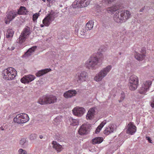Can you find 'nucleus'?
Wrapping results in <instances>:
<instances>
[{
	"label": "nucleus",
	"instance_id": "22",
	"mask_svg": "<svg viewBox=\"0 0 154 154\" xmlns=\"http://www.w3.org/2000/svg\"><path fill=\"white\" fill-rule=\"evenodd\" d=\"M114 125L113 124L110 125L107 127L104 131V134L108 135L113 132L114 130Z\"/></svg>",
	"mask_w": 154,
	"mask_h": 154
},
{
	"label": "nucleus",
	"instance_id": "31",
	"mask_svg": "<svg viewBox=\"0 0 154 154\" xmlns=\"http://www.w3.org/2000/svg\"><path fill=\"white\" fill-rule=\"evenodd\" d=\"M27 38V37L24 35H22L21 33L20 35L17 40V42L20 44H22L26 40Z\"/></svg>",
	"mask_w": 154,
	"mask_h": 154
},
{
	"label": "nucleus",
	"instance_id": "49",
	"mask_svg": "<svg viewBox=\"0 0 154 154\" xmlns=\"http://www.w3.org/2000/svg\"><path fill=\"white\" fill-rule=\"evenodd\" d=\"M40 26H41V27H42L44 26V25H43V24H41V25Z\"/></svg>",
	"mask_w": 154,
	"mask_h": 154
},
{
	"label": "nucleus",
	"instance_id": "38",
	"mask_svg": "<svg viewBox=\"0 0 154 154\" xmlns=\"http://www.w3.org/2000/svg\"><path fill=\"white\" fill-rule=\"evenodd\" d=\"M125 95L124 93L122 92L121 94L120 99L119 100V102H121L125 98Z\"/></svg>",
	"mask_w": 154,
	"mask_h": 154
},
{
	"label": "nucleus",
	"instance_id": "46",
	"mask_svg": "<svg viewBox=\"0 0 154 154\" xmlns=\"http://www.w3.org/2000/svg\"><path fill=\"white\" fill-rule=\"evenodd\" d=\"M48 2H51L52 3L55 0H47Z\"/></svg>",
	"mask_w": 154,
	"mask_h": 154
},
{
	"label": "nucleus",
	"instance_id": "33",
	"mask_svg": "<svg viewBox=\"0 0 154 154\" xmlns=\"http://www.w3.org/2000/svg\"><path fill=\"white\" fill-rule=\"evenodd\" d=\"M94 22L92 20L89 21L86 24V26L89 30L91 29L93 27Z\"/></svg>",
	"mask_w": 154,
	"mask_h": 154
},
{
	"label": "nucleus",
	"instance_id": "16",
	"mask_svg": "<svg viewBox=\"0 0 154 154\" xmlns=\"http://www.w3.org/2000/svg\"><path fill=\"white\" fill-rule=\"evenodd\" d=\"M128 129L126 131L127 134H133L136 131V127L134 125L133 123L130 122L127 126Z\"/></svg>",
	"mask_w": 154,
	"mask_h": 154
},
{
	"label": "nucleus",
	"instance_id": "36",
	"mask_svg": "<svg viewBox=\"0 0 154 154\" xmlns=\"http://www.w3.org/2000/svg\"><path fill=\"white\" fill-rule=\"evenodd\" d=\"M27 142L25 138L22 139L20 141V144L21 145H24V144L27 143Z\"/></svg>",
	"mask_w": 154,
	"mask_h": 154
},
{
	"label": "nucleus",
	"instance_id": "43",
	"mask_svg": "<svg viewBox=\"0 0 154 154\" xmlns=\"http://www.w3.org/2000/svg\"><path fill=\"white\" fill-rule=\"evenodd\" d=\"M145 51V49L144 48H143L141 49V50L140 51V52L142 53L143 54Z\"/></svg>",
	"mask_w": 154,
	"mask_h": 154
},
{
	"label": "nucleus",
	"instance_id": "42",
	"mask_svg": "<svg viewBox=\"0 0 154 154\" xmlns=\"http://www.w3.org/2000/svg\"><path fill=\"white\" fill-rule=\"evenodd\" d=\"M146 138L147 140H148V142L150 143H152V140H151L150 137H146Z\"/></svg>",
	"mask_w": 154,
	"mask_h": 154
},
{
	"label": "nucleus",
	"instance_id": "29",
	"mask_svg": "<svg viewBox=\"0 0 154 154\" xmlns=\"http://www.w3.org/2000/svg\"><path fill=\"white\" fill-rule=\"evenodd\" d=\"M14 33V31L11 29H8L6 33V37L8 38H10L12 37Z\"/></svg>",
	"mask_w": 154,
	"mask_h": 154
},
{
	"label": "nucleus",
	"instance_id": "45",
	"mask_svg": "<svg viewBox=\"0 0 154 154\" xmlns=\"http://www.w3.org/2000/svg\"><path fill=\"white\" fill-rule=\"evenodd\" d=\"M144 8H145V7H143L142 8H141L140 10V12H143V11L144 10Z\"/></svg>",
	"mask_w": 154,
	"mask_h": 154
},
{
	"label": "nucleus",
	"instance_id": "40",
	"mask_svg": "<svg viewBox=\"0 0 154 154\" xmlns=\"http://www.w3.org/2000/svg\"><path fill=\"white\" fill-rule=\"evenodd\" d=\"M36 137V135L35 134H32L29 136L30 139L31 140H35Z\"/></svg>",
	"mask_w": 154,
	"mask_h": 154
},
{
	"label": "nucleus",
	"instance_id": "48",
	"mask_svg": "<svg viewBox=\"0 0 154 154\" xmlns=\"http://www.w3.org/2000/svg\"><path fill=\"white\" fill-rule=\"evenodd\" d=\"M0 128L2 131H4V128H3L2 126L0 127Z\"/></svg>",
	"mask_w": 154,
	"mask_h": 154
},
{
	"label": "nucleus",
	"instance_id": "11",
	"mask_svg": "<svg viewBox=\"0 0 154 154\" xmlns=\"http://www.w3.org/2000/svg\"><path fill=\"white\" fill-rule=\"evenodd\" d=\"M17 15L18 13L17 12L13 10L7 12L6 17L5 19V23L6 24L9 23Z\"/></svg>",
	"mask_w": 154,
	"mask_h": 154
},
{
	"label": "nucleus",
	"instance_id": "2",
	"mask_svg": "<svg viewBox=\"0 0 154 154\" xmlns=\"http://www.w3.org/2000/svg\"><path fill=\"white\" fill-rule=\"evenodd\" d=\"M57 98L56 96L52 95L44 96L39 98L38 102L43 105L53 103L57 102Z\"/></svg>",
	"mask_w": 154,
	"mask_h": 154
},
{
	"label": "nucleus",
	"instance_id": "19",
	"mask_svg": "<svg viewBox=\"0 0 154 154\" xmlns=\"http://www.w3.org/2000/svg\"><path fill=\"white\" fill-rule=\"evenodd\" d=\"M95 109L94 108H91L88 111L86 116L87 119L91 120L94 118L95 114Z\"/></svg>",
	"mask_w": 154,
	"mask_h": 154
},
{
	"label": "nucleus",
	"instance_id": "47",
	"mask_svg": "<svg viewBox=\"0 0 154 154\" xmlns=\"http://www.w3.org/2000/svg\"><path fill=\"white\" fill-rule=\"evenodd\" d=\"M39 138H40V139H42L43 138V136L42 135H40L39 136Z\"/></svg>",
	"mask_w": 154,
	"mask_h": 154
},
{
	"label": "nucleus",
	"instance_id": "37",
	"mask_svg": "<svg viewBox=\"0 0 154 154\" xmlns=\"http://www.w3.org/2000/svg\"><path fill=\"white\" fill-rule=\"evenodd\" d=\"M18 153L19 154H27V152L25 150L23 149H20L18 151Z\"/></svg>",
	"mask_w": 154,
	"mask_h": 154
},
{
	"label": "nucleus",
	"instance_id": "41",
	"mask_svg": "<svg viewBox=\"0 0 154 154\" xmlns=\"http://www.w3.org/2000/svg\"><path fill=\"white\" fill-rule=\"evenodd\" d=\"M150 105L152 108L154 107V96L152 98L151 101L150 102Z\"/></svg>",
	"mask_w": 154,
	"mask_h": 154
},
{
	"label": "nucleus",
	"instance_id": "52",
	"mask_svg": "<svg viewBox=\"0 0 154 154\" xmlns=\"http://www.w3.org/2000/svg\"><path fill=\"white\" fill-rule=\"evenodd\" d=\"M121 53H119V54H120V55H121Z\"/></svg>",
	"mask_w": 154,
	"mask_h": 154
},
{
	"label": "nucleus",
	"instance_id": "17",
	"mask_svg": "<svg viewBox=\"0 0 154 154\" xmlns=\"http://www.w3.org/2000/svg\"><path fill=\"white\" fill-rule=\"evenodd\" d=\"M114 20L118 23H122L124 22L122 15L119 11H117L113 17Z\"/></svg>",
	"mask_w": 154,
	"mask_h": 154
},
{
	"label": "nucleus",
	"instance_id": "9",
	"mask_svg": "<svg viewBox=\"0 0 154 154\" xmlns=\"http://www.w3.org/2000/svg\"><path fill=\"white\" fill-rule=\"evenodd\" d=\"M88 78V73L85 71H82L77 73L75 76V80L81 83L86 81Z\"/></svg>",
	"mask_w": 154,
	"mask_h": 154
},
{
	"label": "nucleus",
	"instance_id": "14",
	"mask_svg": "<svg viewBox=\"0 0 154 154\" xmlns=\"http://www.w3.org/2000/svg\"><path fill=\"white\" fill-rule=\"evenodd\" d=\"M35 78L34 75H29L24 76L21 79L20 81L22 83H28L33 81Z\"/></svg>",
	"mask_w": 154,
	"mask_h": 154
},
{
	"label": "nucleus",
	"instance_id": "15",
	"mask_svg": "<svg viewBox=\"0 0 154 154\" xmlns=\"http://www.w3.org/2000/svg\"><path fill=\"white\" fill-rule=\"evenodd\" d=\"M124 22L129 19L131 17L130 11L127 10H119Z\"/></svg>",
	"mask_w": 154,
	"mask_h": 154
},
{
	"label": "nucleus",
	"instance_id": "6",
	"mask_svg": "<svg viewBox=\"0 0 154 154\" xmlns=\"http://www.w3.org/2000/svg\"><path fill=\"white\" fill-rule=\"evenodd\" d=\"M138 85V79L137 76L134 75L131 76L129 78L128 86L131 91H134L137 88Z\"/></svg>",
	"mask_w": 154,
	"mask_h": 154
},
{
	"label": "nucleus",
	"instance_id": "10",
	"mask_svg": "<svg viewBox=\"0 0 154 154\" xmlns=\"http://www.w3.org/2000/svg\"><path fill=\"white\" fill-rule=\"evenodd\" d=\"M91 127V125L88 123L82 125L78 131L79 133L81 135L88 134L90 131Z\"/></svg>",
	"mask_w": 154,
	"mask_h": 154
},
{
	"label": "nucleus",
	"instance_id": "7",
	"mask_svg": "<svg viewBox=\"0 0 154 154\" xmlns=\"http://www.w3.org/2000/svg\"><path fill=\"white\" fill-rule=\"evenodd\" d=\"M29 120V118L28 115L26 113L19 114L14 119V121L15 122L19 124L25 123Z\"/></svg>",
	"mask_w": 154,
	"mask_h": 154
},
{
	"label": "nucleus",
	"instance_id": "12",
	"mask_svg": "<svg viewBox=\"0 0 154 154\" xmlns=\"http://www.w3.org/2000/svg\"><path fill=\"white\" fill-rule=\"evenodd\" d=\"M151 84V82L150 81L144 82L139 90V93L140 94H145L149 89Z\"/></svg>",
	"mask_w": 154,
	"mask_h": 154
},
{
	"label": "nucleus",
	"instance_id": "4",
	"mask_svg": "<svg viewBox=\"0 0 154 154\" xmlns=\"http://www.w3.org/2000/svg\"><path fill=\"white\" fill-rule=\"evenodd\" d=\"M112 66L111 65H108L106 67L103 68L97 74L94 78V80L97 82H99L102 80L109 72Z\"/></svg>",
	"mask_w": 154,
	"mask_h": 154
},
{
	"label": "nucleus",
	"instance_id": "27",
	"mask_svg": "<svg viewBox=\"0 0 154 154\" xmlns=\"http://www.w3.org/2000/svg\"><path fill=\"white\" fill-rule=\"evenodd\" d=\"M103 140V138L102 137H97L92 140V143L94 144L100 143H101Z\"/></svg>",
	"mask_w": 154,
	"mask_h": 154
},
{
	"label": "nucleus",
	"instance_id": "50",
	"mask_svg": "<svg viewBox=\"0 0 154 154\" xmlns=\"http://www.w3.org/2000/svg\"><path fill=\"white\" fill-rule=\"evenodd\" d=\"M22 1H26V0H22Z\"/></svg>",
	"mask_w": 154,
	"mask_h": 154
},
{
	"label": "nucleus",
	"instance_id": "24",
	"mask_svg": "<svg viewBox=\"0 0 154 154\" xmlns=\"http://www.w3.org/2000/svg\"><path fill=\"white\" fill-rule=\"evenodd\" d=\"M21 34L22 35H24L28 38L31 34V30L30 27L26 26L23 30Z\"/></svg>",
	"mask_w": 154,
	"mask_h": 154
},
{
	"label": "nucleus",
	"instance_id": "25",
	"mask_svg": "<svg viewBox=\"0 0 154 154\" xmlns=\"http://www.w3.org/2000/svg\"><path fill=\"white\" fill-rule=\"evenodd\" d=\"M120 8L118 5H115L111 8H108L107 10L108 12L110 14H113L115 11Z\"/></svg>",
	"mask_w": 154,
	"mask_h": 154
},
{
	"label": "nucleus",
	"instance_id": "44",
	"mask_svg": "<svg viewBox=\"0 0 154 154\" xmlns=\"http://www.w3.org/2000/svg\"><path fill=\"white\" fill-rule=\"evenodd\" d=\"M15 48L14 47H8V49L10 50H13Z\"/></svg>",
	"mask_w": 154,
	"mask_h": 154
},
{
	"label": "nucleus",
	"instance_id": "20",
	"mask_svg": "<svg viewBox=\"0 0 154 154\" xmlns=\"http://www.w3.org/2000/svg\"><path fill=\"white\" fill-rule=\"evenodd\" d=\"M52 144L53 145V148L57 152H60L62 150L63 148L62 146L59 144L56 141H53Z\"/></svg>",
	"mask_w": 154,
	"mask_h": 154
},
{
	"label": "nucleus",
	"instance_id": "21",
	"mask_svg": "<svg viewBox=\"0 0 154 154\" xmlns=\"http://www.w3.org/2000/svg\"><path fill=\"white\" fill-rule=\"evenodd\" d=\"M37 48L36 46H33L29 48L23 56V57H29L31 55L32 53L34 52Z\"/></svg>",
	"mask_w": 154,
	"mask_h": 154
},
{
	"label": "nucleus",
	"instance_id": "28",
	"mask_svg": "<svg viewBox=\"0 0 154 154\" xmlns=\"http://www.w3.org/2000/svg\"><path fill=\"white\" fill-rule=\"evenodd\" d=\"M106 120H104L103 122H102V123L100 124V125L98 126L96 128L95 131V133L97 134L99 133L101 130L102 128L106 124Z\"/></svg>",
	"mask_w": 154,
	"mask_h": 154
},
{
	"label": "nucleus",
	"instance_id": "3",
	"mask_svg": "<svg viewBox=\"0 0 154 154\" xmlns=\"http://www.w3.org/2000/svg\"><path fill=\"white\" fill-rule=\"evenodd\" d=\"M62 14L59 12L55 11L51 12L43 20V23L46 26H48L52 21H53L55 18L59 16H62Z\"/></svg>",
	"mask_w": 154,
	"mask_h": 154
},
{
	"label": "nucleus",
	"instance_id": "30",
	"mask_svg": "<svg viewBox=\"0 0 154 154\" xmlns=\"http://www.w3.org/2000/svg\"><path fill=\"white\" fill-rule=\"evenodd\" d=\"M26 8L24 7L21 6L17 13H18V14H26Z\"/></svg>",
	"mask_w": 154,
	"mask_h": 154
},
{
	"label": "nucleus",
	"instance_id": "35",
	"mask_svg": "<svg viewBox=\"0 0 154 154\" xmlns=\"http://www.w3.org/2000/svg\"><path fill=\"white\" fill-rule=\"evenodd\" d=\"M54 124L57 125V124H58L60 122L61 118L60 117L57 116L54 119Z\"/></svg>",
	"mask_w": 154,
	"mask_h": 154
},
{
	"label": "nucleus",
	"instance_id": "1",
	"mask_svg": "<svg viewBox=\"0 0 154 154\" xmlns=\"http://www.w3.org/2000/svg\"><path fill=\"white\" fill-rule=\"evenodd\" d=\"M101 60L97 57H91L85 63L87 68L92 70L98 68L101 63Z\"/></svg>",
	"mask_w": 154,
	"mask_h": 154
},
{
	"label": "nucleus",
	"instance_id": "34",
	"mask_svg": "<svg viewBox=\"0 0 154 154\" xmlns=\"http://www.w3.org/2000/svg\"><path fill=\"white\" fill-rule=\"evenodd\" d=\"M79 30L80 32V33L82 35H85V34L87 31L86 28L85 27H84L83 28H81L79 29Z\"/></svg>",
	"mask_w": 154,
	"mask_h": 154
},
{
	"label": "nucleus",
	"instance_id": "51",
	"mask_svg": "<svg viewBox=\"0 0 154 154\" xmlns=\"http://www.w3.org/2000/svg\"><path fill=\"white\" fill-rule=\"evenodd\" d=\"M43 1H44V2H45V0H42Z\"/></svg>",
	"mask_w": 154,
	"mask_h": 154
},
{
	"label": "nucleus",
	"instance_id": "39",
	"mask_svg": "<svg viewBox=\"0 0 154 154\" xmlns=\"http://www.w3.org/2000/svg\"><path fill=\"white\" fill-rule=\"evenodd\" d=\"M39 15V13H36L33 15V20L35 21L36 20Z\"/></svg>",
	"mask_w": 154,
	"mask_h": 154
},
{
	"label": "nucleus",
	"instance_id": "5",
	"mask_svg": "<svg viewBox=\"0 0 154 154\" xmlns=\"http://www.w3.org/2000/svg\"><path fill=\"white\" fill-rule=\"evenodd\" d=\"M15 69L12 67H10L3 71V78L6 80H11L14 79L15 77L14 72Z\"/></svg>",
	"mask_w": 154,
	"mask_h": 154
},
{
	"label": "nucleus",
	"instance_id": "18",
	"mask_svg": "<svg viewBox=\"0 0 154 154\" xmlns=\"http://www.w3.org/2000/svg\"><path fill=\"white\" fill-rule=\"evenodd\" d=\"M77 94V92L75 90L72 89L65 92L63 94V96L65 98H70L75 96Z\"/></svg>",
	"mask_w": 154,
	"mask_h": 154
},
{
	"label": "nucleus",
	"instance_id": "26",
	"mask_svg": "<svg viewBox=\"0 0 154 154\" xmlns=\"http://www.w3.org/2000/svg\"><path fill=\"white\" fill-rule=\"evenodd\" d=\"M135 58L137 60H143L145 57V55L142 54H139L137 52L135 51V54H134Z\"/></svg>",
	"mask_w": 154,
	"mask_h": 154
},
{
	"label": "nucleus",
	"instance_id": "8",
	"mask_svg": "<svg viewBox=\"0 0 154 154\" xmlns=\"http://www.w3.org/2000/svg\"><path fill=\"white\" fill-rule=\"evenodd\" d=\"M91 0H75L72 4V6L74 8H82L89 5Z\"/></svg>",
	"mask_w": 154,
	"mask_h": 154
},
{
	"label": "nucleus",
	"instance_id": "32",
	"mask_svg": "<svg viewBox=\"0 0 154 154\" xmlns=\"http://www.w3.org/2000/svg\"><path fill=\"white\" fill-rule=\"evenodd\" d=\"M69 121L70 122V125L72 126H76L78 124V121L77 120L71 118H69Z\"/></svg>",
	"mask_w": 154,
	"mask_h": 154
},
{
	"label": "nucleus",
	"instance_id": "13",
	"mask_svg": "<svg viewBox=\"0 0 154 154\" xmlns=\"http://www.w3.org/2000/svg\"><path fill=\"white\" fill-rule=\"evenodd\" d=\"M85 110L83 107H75L72 110L74 115L78 117H80L85 113Z\"/></svg>",
	"mask_w": 154,
	"mask_h": 154
},
{
	"label": "nucleus",
	"instance_id": "23",
	"mask_svg": "<svg viewBox=\"0 0 154 154\" xmlns=\"http://www.w3.org/2000/svg\"><path fill=\"white\" fill-rule=\"evenodd\" d=\"M51 71V69H45L38 71L36 73L35 75L37 77H39Z\"/></svg>",
	"mask_w": 154,
	"mask_h": 154
}]
</instances>
